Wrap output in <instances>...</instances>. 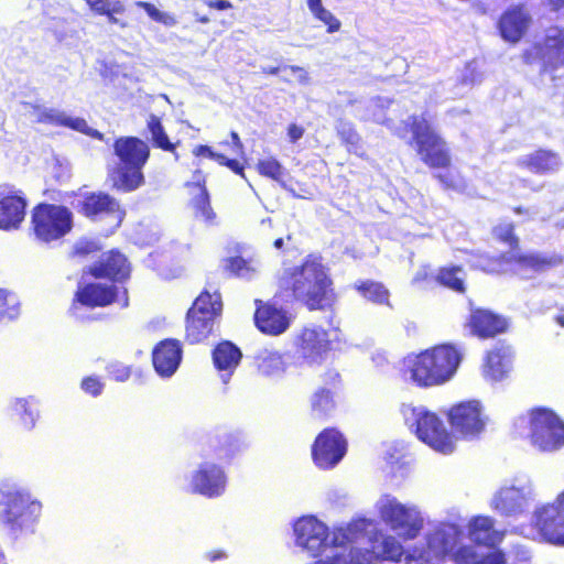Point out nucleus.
<instances>
[{
    "label": "nucleus",
    "mask_w": 564,
    "mask_h": 564,
    "mask_svg": "<svg viewBox=\"0 0 564 564\" xmlns=\"http://www.w3.org/2000/svg\"><path fill=\"white\" fill-rule=\"evenodd\" d=\"M194 154L196 156H207L217 161V156L221 154L214 152L208 145H198L194 149Z\"/></svg>",
    "instance_id": "nucleus-60"
},
{
    "label": "nucleus",
    "mask_w": 564,
    "mask_h": 564,
    "mask_svg": "<svg viewBox=\"0 0 564 564\" xmlns=\"http://www.w3.org/2000/svg\"><path fill=\"white\" fill-rule=\"evenodd\" d=\"M462 360V352L451 345H440L404 359V379L430 388L449 381Z\"/></svg>",
    "instance_id": "nucleus-2"
},
{
    "label": "nucleus",
    "mask_w": 564,
    "mask_h": 564,
    "mask_svg": "<svg viewBox=\"0 0 564 564\" xmlns=\"http://www.w3.org/2000/svg\"><path fill=\"white\" fill-rule=\"evenodd\" d=\"M456 562L462 564H506V557L500 551L479 555L473 546H464L457 552Z\"/></svg>",
    "instance_id": "nucleus-37"
},
{
    "label": "nucleus",
    "mask_w": 564,
    "mask_h": 564,
    "mask_svg": "<svg viewBox=\"0 0 564 564\" xmlns=\"http://www.w3.org/2000/svg\"><path fill=\"white\" fill-rule=\"evenodd\" d=\"M531 444L541 452H554L564 446V422L549 409H536L530 419Z\"/></svg>",
    "instance_id": "nucleus-12"
},
{
    "label": "nucleus",
    "mask_w": 564,
    "mask_h": 564,
    "mask_svg": "<svg viewBox=\"0 0 564 564\" xmlns=\"http://www.w3.org/2000/svg\"><path fill=\"white\" fill-rule=\"evenodd\" d=\"M283 69H290L292 73L296 74L297 75V80L301 84H303V85L308 84L310 77H308L307 72L303 67H300V66H285V67H283Z\"/></svg>",
    "instance_id": "nucleus-61"
},
{
    "label": "nucleus",
    "mask_w": 564,
    "mask_h": 564,
    "mask_svg": "<svg viewBox=\"0 0 564 564\" xmlns=\"http://www.w3.org/2000/svg\"><path fill=\"white\" fill-rule=\"evenodd\" d=\"M260 174L271 177L274 181H281L284 175V169L273 158L260 160L258 163Z\"/></svg>",
    "instance_id": "nucleus-52"
},
{
    "label": "nucleus",
    "mask_w": 564,
    "mask_h": 564,
    "mask_svg": "<svg viewBox=\"0 0 564 564\" xmlns=\"http://www.w3.org/2000/svg\"><path fill=\"white\" fill-rule=\"evenodd\" d=\"M254 321L262 333L280 335L290 327L292 316L282 308L267 304L257 310Z\"/></svg>",
    "instance_id": "nucleus-23"
},
{
    "label": "nucleus",
    "mask_w": 564,
    "mask_h": 564,
    "mask_svg": "<svg viewBox=\"0 0 564 564\" xmlns=\"http://www.w3.org/2000/svg\"><path fill=\"white\" fill-rule=\"evenodd\" d=\"M448 419L452 427L465 438H475L481 434L487 424V417L478 401H465L454 405Z\"/></svg>",
    "instance_id": "nucleus-15"
},
{
    "label": "nucleus",
    "mask_w": 564,
    "mask_h": 564,
    "mask_svg": "<svg viewBox=\"0 0 564 564\" xmlns=\"http://www.w3.org/2000/svg\"><path fill=\"white\" fill-rule=\"evenodd\" d=\"M295 543L302 550L316 556L327 546L345 547L348 544H359L368 541L377 530L372 521L358 519L345 528L335 529L332 534L325 523L313 516L300 518L293 525Z\"/></svg>",
    "instance_id": "nucleus-1"
},
{
    "label": "nucleus",
    "mask_w": 564,
    "mask_h": 564,
    "mask_svg": "<svg viewBox=\"0 0 564 564\" xmlns=\"http://www.w3.org/2000/svg\"><path fill=\"white\" fill-rule=\"evenodd\" d=\"M80 386L86 393L93 397L99 395L104 389V383L94 376L84 378Z\"/></svg>",
    "instance_id": "nucleus-56"
},
{
    "label": "nucleus",
    "mask_w": 564,
    "mask_h": 564,
    "mask_svg": "<svg viewBox=\"0 0 564 564\" xmlns=\"http://www.w3.org/2000/svg\"><path fill=\"white\" fill-rule=\"evenodd\" d=\"M388 104L389 101L381 97L369 100L366 107V113L362 118L378 123H386L384 109L388 107Z\"/></svg>",
    "instance_id": "nucleus-49"
},
{
    "label": "nucleus",
    "mask_w": 564,
    "mask_h": 564,
    "mask_svg": "<svg viewBox=\"0 0 564 564\" xmlns=\"http://www.w3.org/2000/svg\"><path fill=\"white\" fill-rule=\"evenodd\" d=\"M225 268L238 278L251 280L259 273L261 263L257 259L235 257L227 260Z\"/></svg>",
    "instance_id": "nucleus-40"
},
{
    "label": "nucleus",
    "mask_w": 564,
    "mask_h": 564,
    "mask_svg": "<svg viewBox=\"0 0 564 564\" xmlns=\"http://www.w3.org/2000/svg\"><path fill=\"white\" fill-rule=\"evenodd\" d=\"M411 283L416 288L426 289L436 283V276L431 274L429 267L423 265L415 272Z\"/></svg>",
    "instance_id": "nucleus-54"
},
{
    "label": "nucleus",
    "mask_w": 564,
    "mask_h": 564,
    "mask_svg": "<svg viewBox=\"0 0 564 564\" xmlns=\"http://www.w3.org/2000/svg\"><path fill=\"white\" fill-rule=\"evenodd\" d=\"M25 115L32 118L35 122L44 123L48 107H44L37 104L25 102Z\"/></svg>",
    "instance_id": "nucleus-55"
},
{
    "label": "nucleus",
    "mask_w": 564,
    "mask_h": 564,
    "mask_svg": "<svg viewBox=\"0 0 564 564\" xmlns=\"http://www.w3.org/2000/svg\"><path fill=\"white\" fill-rule=\"evenodd\" d=\"M534 521L546 541L564 545V491L558 495L555 502L536 509Z\"/></svg>",
    "instance_id": "nucleus-16"
},
{
    "label": "nucleus",
    "mask_w": 564,
    "mask_h": 564,
    "mask_svg": "<svg viewBox=\"0 0 564 564\" xmlns=\"http://www.w3.org/2000/svg\"><path fill=\"white\" fill-rule=\"evenodd\" d=\"M411 131L417 154L430 167H447L451 163L445 141L433 130L425 117H411Z\"/></svg>",
    "instance_id": "nucleus-11"
},
{
    "label": "nucleus",
    "mask_w": 564,
    "mask_h": 564,
    "mask_svg": "<svg viewBox=\"0 0 564 564\" xmlns=\"http://www.w3.org/2000/svg\"><path fill=\"white\" fill-rule=\"evenodd\" d=\"M532 17L524 6H511L499 19L501 37L509 43H518L529 30Z\"/></svg>",
    "instance_id": "nucleus-18"
},
{
    "label": "nucleus",
    "mask_w": 564,
    "mask_h": 564,
    "mask_svg": "<svg viewBox=\"0 0 564 564\" xmlns=\"http://www.w3.org/2000/svg\"><path fill=\"white\" fill-rule=\"evenodd\" d=\"M469 325L471 332L481 338L494 337L507 327L505 319L484 310H477L471 314Z\"/></svg>",
    "instance_id": "nucleus-29"
},
{
    "label": "nucleus",
    "mask_w": 564,
    "mask_h": 564,
    "mask_svg": "<svg viewBox=\"0 0 564 564\" xmlns=\"http://www.w3.org/2000/svg\"><path fill=\"white\" fill-rule=\"evenodd\" d=\"M335 408L333 393L329 389L321 388L311 397L312 413L316 417L329 414Z\"/></svg>",
    "instance_id": "nucleus-41"
},
{
    "label": "nucleus",
    "mask_w": 564,
    "mask_h": 564,
    "mask_svg": "<svg viewBox=\"0 0 564 564\" xmlns=\"http://www.w3.org/2000/svg\"><path fill=\"white\" fill-rule=\"evenodd\" d=\"M347 443L343 435L334 430H324L312 447L313 460L322 469L335 467L345 456Z\"/></svg>",
    "instance_id": "nucleus-17"
},
{
    "label": "nucleus",
    "mask_w": 564,
    "mask_h": 564,
    "mask_svg": "<svg viewBox=\"0 0 564 564\" xmlns=\"http://www.w3.org/2000/svg\"><path fill=\"white\" fill-rule=\"evenodd\" d=\"M32 225L39 240L51 242L70 231L73 214L61 205L41 204L33 210Z\"/></svg>",
    "instance_id": "nucleus-13"
},
{
    "label": "nucleus",
    "mask_w": 564,
    "mask_h": 564,
    "mask_svg": "<svg viewBox=\"0 0 564 564\" xmlns=\"http://www.w3.org/2000/svg\"><path fill=\"white\" fill-rule=\"evenodd\" d=\"M337 131L341 140L347 143L350 152H354L359 156L364 154L362 147L360 144V137L350 123L340 122L337 127Z\"/></svg>",
    "instance_id": "nucleus-46"
},
{
    "label": "nucleus",
    "mask_w": 564,
    "mask_h": 564,
    "mask_svg": "<svg viewBox=\"0 0 564 564\" xmlns=\"http://www.w3.org/2000/svg\"><path fill=\"white\" fill-rule=\"evenodd\" d=\"M80 212L89 218L109 216L118 226L123 218L124 213L121 210L119 203L105 193H97L84 196L79 200Z\"/></svg>",
    "instance_id": "nucleus-20"
},
{
    "label": "nucleus",
    "mask_w": 564,
    "mask_h": 564,
    "mask_svg": "<svg viewBox=\"0 0 564 564\" xmlns=\"http://www.w3.org/2000/svg\"><path fill=\"white\" fill-rule=\"evenodd\" d=\"M281 283L310 310H324L333 302L332 281L317 258H307L302 265L285 271Z\"/></svg>",
    "instance_id": "nucleus-3"
},
{
    "label": "nucleus",
    "mask_w": 564,
    "mask_h": 564,
    "mask_svg": "<svg viewBox=\"0 0 564 564\" xmlns=\"http://www.w3.org/2000/svg\"><path fill=\"white\" fill-rule=\"evenodd\" d=\"M355 288L359 292V294L366 300L375 304H386L389 307H391V304L389 302L390 293L382 283L375 281H362L356 283Z\"/></svg>",
    "instance_id": "nucleus-39"
},
{
    "label": "nucleus",
    "mask_w": 564,
    "mask_h": 564,
    "mask_svg": "<svg viewBox=\"0 0 564 564\" xmlns=\"http://www.w3.org/2000/svg\"><path fill=\"white\" fill-rule=\"evenodd\" d=\"M182 347L176 339H164L153 349L152 359L155 371L164 378L172 377L182 361Z\"/></svg>",
    "instance_id": "nucleus-21"
},
{
    "label": "nucleus",
    "mask_w": 564,
    "mask_h": 564,
    "mask_svg": "<svg viewBox=\"0 0 564 564\" xmlns=\"http://www.w3.org/2000/svg\"><path fill=\"white\" fill-rule=\"evenodd\" d=\"M372 561L381 564L382 561L399 562L404 554L401 542L393 535L376 531L368 536Z\"/></svg>",
    "instance_id": "nucleus-24"
},
{
    "label": "nucleus",
    "mask_w": 564,
    "mask_h": 564,
    "mask_svg": "<svg viewBox=\"0 0 564 564\" xmlns=\"http://www.w3.org/2000/svg\"><path fill=\"white\" fill-rule=\"evenodd\" d=\"M3 499V523L14 539L35 533L43 505L24 488L0 489Z\"/></svg>",
    "instance_id": "nucleus-6"
},
{
    "label": "nucleus",
    "mask_w": 564,
    "mask_h": 564,
    "mask_svg": "<svg viewBox=\"0 0 564 564\" xmlns=\"http://www.w3.org/2000/svg\"><path fill=\"white\" fill-rule=\"evenodd\" d=\"M304 129L295 123L289 126L288 135L291 142H296L299 139L303 137Z\"/></svg>",
    "instance_id": "nucleus-62"
},
{
    "label": "nucleus",
    "mask_w": 564,
    "mask_h": 564,
    "mask_svg": "<svg viewBox=\"0 0 564 564\" xmlns=\"http://www.w3.org/2000/svg\"><path fill=\"white\" fill-rule=\"evenodd\" d=\"M135 6L142 8L153 21L159 22L167 28H172L177 24V19L175 15L159 10L152 3L145 1H137Z\"/></svg>",
    "instance_id": "nucleus-47"
},
{
    "label": "nucleus",
    "mask_w": 564,
    "mask_h": 564,
    "mask_svg": "<svg viewBox=\"0 0 564 564\" xmlns=\"http://www.w3.org/2000/svg\"><path fill=\"white\" fill-rule=\"evenodd\" d=\"M495 236L509 243L511 250L518 249V238L513 235V226L511 224L499 225L494 229Z\"/></svg>",
    "instance_id": "nucleus-53"
},
{
    "label": "nucleus",
    "mask_w": 564,
    "mask_h": 564,
    "mask_svg": "<svg viewBox=\"0 0 564 564\" xmlns=\"http://www.w3.org/2000/svg\"><path fill=\"white\" fill-rule=\"evenodd\" d=\"M514 352L509 346H500L489 351L482 369L484 377L489 381L503 380L512 369Z\"/></svg>",
    "instance_id": "nucleus-25"
},
{
    "label": "nucleus",
    "mask_w": 564,
    "mask_h": 564,
    "mask_svg": "<svg viewBox=\"0 0 564 564\" xmlns=\"http://www.w3.org/2000/svg\"><path fill=\"white\" fill-rule=\"evenodd\" d=\"M217 162L220 165L228 166L235 173L243 175V173H242L243 169H242V166L239 164V162L237 160L227 159L225 155L221 154L220 156H217Z\"/></svg>",
    "instance_id": "nucleus-59"
},
{
    "label": "nucleus",
    "mask_w": 564,
    "mask_h": 564,
    "mask_svg": "<svg viewBox=\"0 0 564 564\" xmlns=\"http://www.w3.org/2000/svg\"><path fill=\"white\" fill-rule=\"evenodd\" d=\"M19 314V303L14 294L0 289V319H12Z\"/></svg>",
    "instance_id": "nucleus-50"
},
{
    "label": "nucleus",
    "mask_w": 564,
    "mask_h": 564,
    "mask_svg": "<svg viewBox=\"0 0 564 564\" xmlns=\"http://www.w3.org/2000/svg\"><path fill=\"white\" fill-rule=\"evenodd\" d=\"M231 139H232V143H234L236 153L241 154L243 152V145L240 141L238 133L232 131Z\"/></svg>",
    "instance_id": "nucleus-64"
},
{
    "label": "nucleus",
    "mask_w": 564,
    "mask_h": 564,
    "mask_svg": "<svg viewBox=\"0 0 564 564\" xmlns=\"http://www.w3.org/2000/svg\"><path fill=\"white\" fill-rule=\"evenodd\" d=\"M108 372L116 381L120 382L127 381L131 375L130 368L120 362L110 364Z\"/></svg>",
    "instance_id": "nucleus-57"
},
{
    "label": "nucleus",
    "mask_w": 564,
    "mask_h": 564,
    "mask_svg": "<svg viewBox=\"0 0 564 564\" xmlns=\"http://www.w3.org/2000/svg\"><path fill=\"white\" fill-rule=\"evenodd\" d=\"M527 64L539 63L542 73L555 78L557 72L564 73V29L551 26L546 29L542 40L523 53Z\"/></svg>",
    "instance_id": "nucleus-10"
},
{
    "label": "nucleus",
    "mask_w": 564,
    "mask_h": 564,
    "mask_svg": "<svg viewBox=\"0 0 564 564\" xmlns=\"http://www.w3.org/2000/svg\"><path fill=\"white\" fill-rule=\"evenodd\" d=\"M562 262V257L556 253L523 254L519 249H513L508 252V268L518 273H540Z\"/></svg>",
    "instance_id": "nucleus-19"
},
{
    "label": "nucleus",
    "mask_w": 564,
    "mask_h": 564,
    "mask_svg": "<svg viewBox=\"0 0 564 564\" xmlns=\"http://www.w3.org/2000/svg\"><path fill=\"white\" fill-rule=\"evenodd\" d=\"M462 530L457 524L441 522L434 525L426 534V549L421 552L425 561L443 560L452 555L456 561L457 544L462 536Z\"/></svg>",
    "instance_id": "nucleus-14"
},
{
    "label": "nucleus",
    "mask_w": 564,
    "mask_h": 564,
    "mask_svg": "<svg viewBox=\"0 0 564 564\" xmlns=\"http://www.w3.org/2000/svg\"><path fill=\"white\" fill-rule=\"evenodd\" d=\"M473 265L489 273H505L509 270L508 252L500 256L499 258L479 256L478 259L473 263Z\"/></svg>",
    "instance_id": "nucleus-45"
},
{
    "label": "nucleus",
    "mask_w": 564,
    "mask_h": 564,
    "mask_svg": "<svg viewBox=\"0 0 564 564\" xmlns=\"http://www.w3.org/2000/svg\"><path fill=\"white\" fill-rule=\"evenodd\" d=\"M26 202L22 196L9 195L0 200V228L17 229L25 216Z\"/></svg>",
    "instance_id": "nucleus-28"
},
{
    "label": "nucleus",
    "mask_w": 564,
    "mask_h": 564,
    "mask_svg": "<svg viewBox=\"0 0 564 564\" xmlns=\"http://www.w3.org/2000/svg\"><path fill=\"white\" fill-rule=\"evenodd\" d=\"M221 301L218 292L210 294L205 291L196 299L188 314L200 315L203 317L217 318L221 312Z\"/></svg>",
    "instance_id": "nucleus-36"
},
{
    "label": "nucleus",
    "mask_w": 564,
    "mask_h": 564,
    "mask_svg": "<svg viewBox=\"0 0 564 564\" xmlns=\"http://www.w3.org/2000/svg\"><path fill=\"white\" fill-rule=\"evenodd\" d=\"M258 368L265 376H280L286 369L283 356L278 351L263 350L257 357Z\"/></svg>",
    "instance_id": "nucleus-38"
},
{
    "label": "nucleus",
    "mask_w": 564,
    "mask_h": 564,
    "mask_svg": "<svg viewBox=\"0 0 564 564\" xmlns=\"http://www.w3.org/2000/svg\"><path fill=\"white\" fill-rule=\"evenodd\" d=\"M519 163L534 173H546L556 171L561 164V160L558 155L552 151L539 150L521 158Z\"/></svg>",
    "instance_id": "nucleus-33"
},
{
    "label": "nucleus",
    "mask_w": 564,
    "mask_h": 564,
    "mask_svg": "<svg viewBox=\"0 0 564 564\" xmlns=\"http://www.w3.org/2000/svg\"><path fill=\"white\" fill-rule=\"evenodd\" d=\"M44 123L67 127L75 131L96 138L98 140L104 139V134L93 128H89L85 119L78 117L73 118L69 115H67V112L56 108L47 109Z\"/></svg>",
    "instance_id": "nucleus-31"
},
{
    "label": "nucleus",
    "mask_w": 564,
    "mask_h": 564,
    "mask_svg": "<svg viewBox=\"0 0 564 564\" xmlns=\"http://www.w3.org/2000/svg\"><path fill=\"white\" fill-rule=\"evenodd\" d=\"M206 4L209 8L217 9V10H228L232 7V4L227 0H209V1H206Z\"/></svg>",
    "instance_id": "nucleus-63"
},
{
    "label": "nucleus",
    "mask_w": 564,
    "mask_h": 564,
    "mask_svg": "<svg viewBox=\"0 0 564 564\" xmlns=\"http://www.w3.org/2000/svg\"><path fill=\"white\" fill-rule=\"evenodd\" d=\"M195 186L198 193L193 198V207L195 209V216L200 218L202 220L212 224L216 217L213 208L209 204V195L207 189L203 186L202 183L205 182L204 176L199 171H197L194 175Z\"/></svg>",
    "instance_id": "nucleus-35"
},
{
    "label": "nucleus",
    "mask_w": 564,
    "mask_h": 564,
    "mask_svg": "<svg viewBox=\"0 0 564 564\" xmlns=\"http://www.w3.org/2000/svg\"><path fill=\"white\" fill-rule=\"evenodd\" d=\"M119 163L110 172L113 186L132 192L144 183L142 169L149 160V144L137 137H120L113 142Z\"/></svg>",
    "instance_id": "nucleus-5"
},
{
    "label": "nucleus",
    "mask_w": 564,
    "mask_h": 564,
    "mask_svg": "<svg viewBox=\"0 0 564 564\" xmlns=\"http://www.w3.org/2000/svg\"><path fill=\"white\" fill-rule=\"evenodd\" d=\"M78 301L87 306H105L116 301L113 285L93 283L77 292Z\"/></svg>",
    "instance_id": "nucleus-32"
},
{
    "label": "nucleus",
    "mask_w": 564,
    "mask_h": 564,
    "mask_svg": "<svg viewBox=\"0 0 564 564\" xmlns=\"http://www.w3.org/2000/svg\"><path fill=\"white\" fill-rule=\"evenodd\" d=\"M242 354L240 349L230 341L220 343L213 350V361L220 373L223 383L227 384L237 369Z\"/></svg>",
    "instance_id": "nucleus-26"
},
{
    "label": "nucleus",
    "mask_w": 564,
    "mask_h": 564,
    "mask_svg": "<svg viewBox=\"0 0 564 564\" xmlns=\"http://www.w3.org/2000/svg\"><path fill=\"white\" fill-rule=\"evenodd\" d=\"M216 318L203 317L188 314L186 317V339L191 344L200 343L206 339L214 329Z\"/></svg>",
    "instance_id": "nucleus-34"
},
{
    "label": "nucleus",
    "mask_w": 564,
    "mask_h": 564,
    "mask_svg": "<svg viewBox=\"0 0 564 564\" xmlns=\"http://www.w3.org/2000/svg\"><path fill=\"white\" fill-rule=\"evenodd\" d=\"M90 272L96 278H109L121 281L129 276L130 267L123 254L110 251L104 254L99 263L90 269Z\"/></svg>",
    "instance_id": "nucleus-27"
},
{
    "label": "nucleus",
    "mask_w": 564,
    "mask_h": 564,
    "mask_svg": "<svg viewBox=\"0 0 564 564\" xmlns=\"http://www.w3.org/2000/svg\"><path fill=\"white\" fill-rule=\"evenodd\" d=\"M406 423L415 426V434L423 443L444 455L455 451L454 436L447 431L443 421L424 408H409L405 412Z\"/></svg>",
    "instance_id": "nucleus-8"
},
{
    "label": "nucleus",
    "mask_w": 564,
    "mask_h": 564,
    "mask_svg": "<svg viewBox=\"0 0 564 564\" xmlns=\"http://www.w3.org/2000/svg\"><path fill=\"white\" fill-rule=\"evenodd\" d=\"M535 498V487L529 474L519 473L494 496L491 507L501 516L521 514Z\"/></svg>",
    "instance_id": "nucleus-9"
},
{
    "label": "nucleus",
    "mask_w": 564,
    "mask_h": 564,
    "mask_svg": "<svg viewBox=\"0 0 564 564\" xmlns=\"http://www.w3.org/2000/svg\"><path fill=\"white\" fill-rule=\"evenodd\" d=\"M376 509L382 522L403 540L416 539L424 527L420 508L412 503H401L392 495H382L376 502Z\"/></svg>",
    "instance_id": "nucleus-7"
},
{
    "label": "nucleus",
    "mask_w": 564,
    "mask_h": 564,
    "mask_svg": "<svg viewBox=\"0 0 564 564\" xmlns=\"http://www.w3.org/2000/svg\"><path fill=\"white\" fill-rule=\"evenodd\" d=\"M306 4L313 17L327 25L328 33L339 31L340 21L323 6L322 0H306Z\"/></svg>",
    "instance_id": "nucleus-42"
},
{
    "label": "nucleus",
    "mask_w": 564,
    "mask_h": 564,
    "mask_svg": "<svg viewBox=\"0 0 564 564\" xmlns=\"http://www.w3.org/2000/svg\"><path fill=\"white\" fill-rule=\"evenodd\" d=\"M463 271L459 267L443 268L436 275V282L456 292H464Z\"/></svg>",
    "instance_id": "nucleus-44"
},
{
    "label": "nucleus",
    "mask_w": 564,
    "mask_h": 564,
    "mask_svg": "<svg viewBox=\"0 0 564 564\" xmlns=\"http://www.w3.org/2000/svg\"><path fill=\"white\" fill-rule=\"evenodd\" d=\"M329 339L326 330L321 327H306L297 339V349L308 362H318L327 352Z\"/></svg>",
    "instance_id": "nucleus-22"
},
{
    "label": "nucleus",
    "mask_w": 564,
    "mask_h": 564,
    "mask_svg": "<svg viewBox=\"0 0 564 564\" xmlns=\"http://www.w3.org/2000/svg\"><path fill=\"white\" fill-rule=\"evenodd\" d=\"M89 8L98 13H109V12H117V13H123L124 12V6L122 1L120 0H85Z\"/></svg>",
    "instance_id": "nucleus-51"
},
{
    "label": "nucleus",
    "mask_w": 564,
    "mask_h": 564,
    "mask_svg": "<svg viewBox=\"0 0 564 564\" xmlns=\"http://www.w3.org/2000/svg\"><path fill=\"white\" fill-rule=\"evenodd\" d=\"M468 533L474 542L488 546H495L503 538V533L494 529V520L481 516L469 521Z\"/></svg>",
    "instance_id": "nucleus-30"
},
{
    "label": "nucleus",
    "mask_w": 564,
    "mask_h": 564,
    "mask_svg": "<svg viewBox=\"0 0 564 564\" xmlns=\"http://www.w3.org/2000/svg\"><path fill=\"white\" fill-rule=\"evenodd\" d=\"M460 80L463 85H474L480 80V75L477 72V63L471 62L468 63L460 76Z\"/></svg>",
    "instance_id": "nucleus-58"
},
{
    "label": "nucleus",
    "mask_w": 564,
    "mask_h": 564,
    "mask_svg": "<svg viewBox=\"0 0 564 564\" xmlns=\"http://www.w3.org/2000/svg\"><path fill=\"white\" fill-rule=\"evenodd\" d=\"M148 129L153 144L164 151L173 152L175 145L170 141L160 119L151 115L148 120Z\"/></svg>",
    "instance_id": "nucleus-43"
},
{
    "label": "nucleus",
    "mask_w": 564,
    "mask_h": 564,
    "mask_svg": "<svg viewBox=\"0 0 564 564\" xmlns=\"http://www.w3.org/2000/svg\"><path fill=\"white\" fill-rule=\"evenodd\" d=\"M240 449L238 437L224 433L210 440L206 459L199 463L189 476V490L208 498H216L225 492L227 476L224 469L213 462L225 460Z\"/></svg>",
    "instance_id": "nucleus-4"
},
{
    "label": "nucleus",
    "mask_w": 564,
    "mask_h": 564,
    "mask_svg": "<svg viewBox=\"0 0 564 564\" xmlns=\"http://www.w3.org/2000/svg\"><path fill=\"white\" fill-rule=\"evenodd\" d=\"M13 411L19 415L24 429L31 430L35 425L37 411L26 400H18L13 405Z\"/></svg>",
    "instance_id": "nucleus-48"
}]
</instances>
